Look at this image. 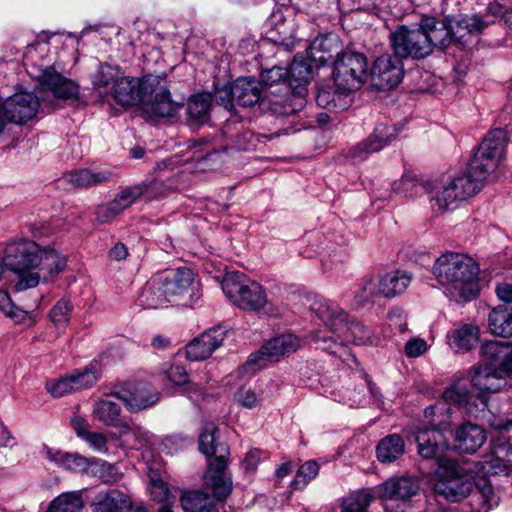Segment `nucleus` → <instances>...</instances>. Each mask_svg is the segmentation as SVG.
I'll return each mask as SVG.
<instances>
[{
  "mask_svg": "<svg viewBox=\"0 0 512 512\" xmlns=\"http://www.w3.org/2000/svg\"><path fill=\"white\" fill-rule=\"evenodd\" d=\"M109 95L122 106L141 103L145 114L159 118H173L182 107L172 100L167 79L160 75L141 79L121 75Z\"/></svg>",
  "mask_w": 512,
  "mask_h": 512,
  "instance_id": "nucleus-1",
  "label": "nucleus"
},
{
  "mask_svg": "<svg viewBox=\"0 0 512 512\" xmlns=\"http://www.w3.org/2000/svg\"><path fill=\"white\" fill-rule=\"evenodd\" d=\"M310 309L332 334L315 333V342L322 350L336 355L347 343H373L372 331L362 323L350 320L336 302L318 297L313 300Z\"/></svg>",
  "mask_w": 512,
  "mask_h": 512,
  "instance_id": "nucleus-2",
  "label": "nucleus"
},
{
  "mask_svg": "<svg viewBox=\"0 0 512 512\" xmlns=\"http://www.w3.org/2000/svg\"><path fill=\"white\" fill-rule=\"evenodd\" d=\"M480 268L467 254L446 252L432 266V274L443 293L455 302H468L479 292Z\"/></svg>",
  "mask_w": 512,
  "mask_h": 512,
  "instance_id": "nucleus-3",
  "label": "nucleus"
},
{
  "mask_svg": "<svg viewBox=\"0 0 512 512\" xmlns=\"http://www.w3.org/2000/svg\"><path fill=\"white\" fill-rule=\"evenodd\" d=\"M217 432L218 429L214 423H206L199 436V450L208 458L216 455L218 451L220 452L218 456L209 461L205 482L212 490L214 498L217 501H223L232 491V480L226 471L228 448L222 445L218 447L215 444Z\"/></svg>",
  "mask_w": 512,
  "mask_h": 512,
  "instance_id": "nucleus-4",
  "label": "nucleus"
},
{
  "mask_svg": "<svg viewBox=\"0 0 512 512\" xmlns=\"http://www.w3.org/2000/svg\"><path fill=\"white\" fill-rule=\"evenodd\" d=\"M287 72L288 86H284L285 93L273 95L269 100V110L274 115H293L306 104V84L312 77L311 65L307 59L296 55Z\"/></svg>",
  "mask_w": 512,
  "mask_h": 512,
  "instance_id": "nucleus-5",
  "label": "nucleus"
},
{
  "mask_svg": "<svg viewBox=\"0 0 512 512\" xmlns=\"http://www.w3.org/2000/svg\"><path fill=\"white\" fill-rule=\"evenodd\" d=\"M444 410L443 404L427 407L424 410V419L429 427L420 428L415 436L418 454L423 459L436 460L438 465L442 460H450L444 456L449 449V443L442 431L448 423L436 417Z\"/></svg>",
  "mask_w": 512,
  "mask_h": 512,
  "instance_id": "nucleus-6",
  "label": "nucleus"
},
{
  "mask_svg": "<svg viewBox=\"0 0 512 512\" xmlns=\"http://www.w3.org/2000/svg\"><path fill=\"white\" fill-rule=\"evenodd\" d=\"M39 246L33 241L23 240L7 246L4 256L5 266L19 276L15 284L17 291L36 287L40 274L36 272Z\"/></svg>",
  "mask_w": 512,
  "mask_h": 512,
  "instance_id": "nucleus-7",
  "label": "nucleus"
},
{
  "mask_svg": "<svg viewBox=\"0 0 512 512\" xmlns=\"http://www.w3.org/2000/svg\"><path fill=\"white\" fill-rule=\"evenodd\" d=\"M332 75L337 92L349 98L350 93L360 89L370 77L367 56L357 51L337 55Z\"/></svg>",
  "mask_w": 512,
  "mask_h": 512,
  "instance_id": "nucleus-8",
  "label": "nucleus"
},
{
  "mask_svg": "<svg viewBox=\"0 0 512 512\" xmlns=\"http://www.w3.org/2000/svg\"><path fill=\"white\" fill-rule=\"evenodd\" d=\"M221 286L226 297L242 310L260 312L268 304L265 289L242 273H227Z\"/></svg>",
  "mask_w": 512,
  "mask_h": 512,
  "instance_id": "nucleus-9",
  "label": "nucleus"
},
{
  "mask_svg": "<svg viewBox=\"0 0 512 512\" xmlns=\"http://www.w3.org/2000/svg\"><path fill=\"white\" fill-rule=\"evenodd\" d=\"M506 143L507 135L503 129L491 130L487 133L471 159L469 171L477 178H480L484 184L505 157Z\"/></svg>",
  "mask_w": 512,
  "mask_h": 512,
  "instance_id": "nucleus-10",
  "label": "nucleus"
},
{
  "mask_svg": "<svg viewBox=\"0 0 512 512\" xmlns=\"http://www.w3.org/2000/svg\"><path fill=\"white\" fill-rule=\"evenodd\" d=\"M483 186L481 179L468 169L467 172L443 183L431 199L432 205H436L440 211L453 210L461 202L477 194Z\"/></svg>",
  "mask_w": 512,
  "mask_h": 512,
  "instance_id": "nucleus-11",
  "label": "nucleus"
},
{
  "mask_svg": "<svg viewBox=\"0 0 512 512\" xmlns=\"http://www.w3.org/2000/svg\"><path fill=\"white\" fill-rule=\"evenodd\" d=\"M434 491L445 499L458 502L471 492V481L462 474L455 460H442L433 475Z\"/></svg>",
  "mask_w": 512,
  "mask_h": 512,
  "instance_id": "nucleus-12",
  "label": "nucleus"
},
{
  "mask_svg": "<svg viewBox=\"0 0 512 512\" xmlns=\"http://www.w3.org/2000/svg\"><path fill=\"white\" fill-rule=\"evenodd\" d=\"M33 77L38 83L43 101L51 105L79 98V85L58 72L54 65L39 69Z\"/></svg>",
  "mask_w": 512,
  "mask_h": 512,
  "instance_id": "nucleus-13",
  "label": "nucleus"
},
{
  "mask_svg": "<svg viewBox=\"0 0 512 512\" xmlns=\"http://www.w3.org/2000/svg\"><path fill=\"white\" fill-rule=\"evenodd\" d=\"M158 275V283L164 286V293L168 295L172 304L182 301L185 305H193L200 299V284L191 269L180 267Z\"/></svg>",
  "mask_w": 512,
  "mask_h": 512,
  "instance_id": "nucleus-14",
  "label": "nucleus"
},
{
  "mask_svg": "<svg viewBox=\"0 0 512 512\" xmlns=\"http://www.w3.org/2000/svg\"><path fill=\"white\" fill-rule=\"evenodd\" d=\"M389 40L394 54L401 59H423L431 54L429 42L420 25L416 28L399 26L390 33Z\"/></svg>",
  "mask_w": 512,
  "mask_h": 512,
  "instance_id": "nucleus-15",
  "label": "nucleus"
},
{
  "mask_svg": "<svg viewBox=\"0 0 512 512\" xmlns=\"http://www.w3.org/2000/svg\"><path fill=\"white\" fill-rule=\"evenodd\" d=\"M39 108L38 98L30 92H18L8 97L0 106V135L6 122L23 124L33 119Z\"/></svg>",
  "mask_w": 512,
  "mask_h": 512,
  "instance_id": "nucleus-16",
  "label": "nucleus"
},
{
  "mask_svg": "<svg viewBox=\"0 0 512 512\" xmlns=\"http://www.w3.org/2000/svg\"><path fill=\"white\" fill-rule=\"evenodd\" d=\"M397 132L398 130L395 126L377 125L367 139L359 142L347 151L346 158L354 163L366 160L371 153L380 151L395 140Z\"/></svg>",
  "mask_w": 512,
  "mask_h": 512,
  "instance_id": "nucleus-17",
  "label": "nucleus"
},
{
  "mask_svg": "<svg viewBox=\"0 0 512 512\" xmlns=\"http://www.w3.org/2000/svg\"><path fill=\"white\" fill-rule=\"evenodd\" d=\"M404 68L402 59L388 53L382 54L375 60L370 76L379 89L388 90L396 87L402 80Z\"/></svg>",
  "mask_w": 512,
  "mask_h": 512,
  "instance_id": "nucleus-18",
  "label": "nucleus"
},
{
  "mask_svg": "<svg viewBox=\"0 0 512 512\" xmlns=\"http://www.w3.org/2000/svg\"><path fill=\"white\" fill-rule=\"evenodd\" d=\"M110 396L121 400L133 413L152 407L160 400L159 392L149 385L117 389Z\"/></svg>",
  "mask_w": 512,
  "mask_h": 512,
  "instance_id": "nucleus-19",
  "label": "nucleus"
},
{
  "mask_svg": "<svg viewBox=\"0 0 512 512\" xmlns=\"http://www.w3.org/2000/svg\"><path fill=\"white\" fill-rule=\"evenodd\" d=\"M226 336L221 326H214L193 339L186 345V356L190 361H201L209 358L218 349Z\"/></svg>",
  "mask_w": 512,
  "mask_h": 512,
  "instance_id": "nucleus-20",
  "label": "nucleus"
},
{
  "mask_svg": "<svg viewBox=\"0 0 512 512\" xmlns=\"http://www.w3.org/2000/svg\"><path fill=\"white\" fill-rule=\"evenodd\" d=\"M420 26L429 42L431 53L434 48L446 49L454 41L455 34L449 19L426 17L421 20Z\"/></svg>",
  "mask_w": 512,
  "mask_h": 512,
  "instance_id": "nucleus-21",
  "label": "nucleus"
},
{
  "mask_svg": "<svg viewBox=\"0 0 512 512\" xmlns=\"http://www.w3.org/2000/svg\"><path fill=\"white\" fill-rule=\"evenodd\" d=\"M507 379L494 361L483 362L474 368L473 386L483 392H498L507 385Z\"/></svg>",
  "mask_w": 512,
  "mask_h": 512,
  "instance_id": "nucleus-22",
  "label": "nucleus"
},
{
  "mask_svg": "<svg viewBox=\"0 0 512 512\" xmlns=\"http://www.w3.org/2000/svg\"><path fill=\"white\" fill-rule=\"evenodd\" d=\"M92 416L95 420L106 426L120 427V437L128 435L131 432L135 437H138V432L132 430L128 423L121 418L120 405L109 398H101L95 402L92 410Z\"/></svg>",
  "mask_w": 512,
  "mask_h": 512,
  "instance_id": "nucleus-23",
  "label": "nucleus"
},
{
  "mask_svg": "<svg viewBox=\"0 0 512 512\" xmlns=\"http://www.w3.org/2000/svg\"><path fill=\"white\" fill-rule=\"evenodd\" d=\"M42 455L51 463L72 473L88 474L92 457H84L78 453L65 452L43 446Z\"/></svg>",
  "mask_w": 512,
  "mask_h": 512,
  "instance_id": "nucleus-24",
  "label": "nucleus"
},
{
  "mask_svg": "<svg viewBox=\"0 0 512 512\" xmlns=\"http://www.w3.org/2000/svg\"><path fill=\"white\" fill-rule=\"evenodd\" d=\"M131 506L129 496L118 489L99 491L90 504L92 512H127Z\"/></svg>",
  "mask_w": 512,
  "mask_h": 512,
  "instance_id": "nucleus-25",
  "label": "nucleus"
},
{
  "mask_svg": "<svg viewBox=\"0 0 512 512\" xmlns=\"http://www.w3.org/2000/svg\"><path fill=\"white\" fill-rule=\"evenodd\" d=\"M486 441L485 430L477 424L466 422L455 432V448L460 453L472 454Z\"/></svg>",
  "mask_w": 512,
  "mask_h": 512,
  "instance_id": "nucleus-26",
  "label": "nucleus"
},
{
  "mask_svg": "<svg viewBox=\"0 0 512 512\" xmlns=\"http://www.w3.org/2000/svg\"><path fill=\"white\" fill-rule=\"evenodd\" d=\"M486 19L478 15H465L458 19L457 27L459 29H466L469 33H480L488 25L493 23L497 18L505 19L507 8L501 0H494L487 6Z\"/></svg>",
  "mask_w": 512,
  "mask_h": 512,
  "instance_id": "nucleus-27",
  "label": "nucleus"
},
{
  "mask_svg": "<svg viewBox=\"0 0 512 512\" xmlns=\"http://www.w3.org/2000/svg\"><path fill=\"white\" fill-rule=\"evenodd\" d=\"M484 360L496 362L507 380L512 379V346L500 341H489L480 348Z\"/></svg>",
  "mask_w": 512,
  "mask_h": 512,
  "instance_id": "nucleus-28",
  "label": "nucleus"
},
{
  "mask_svg": "<svg viewBox=\"0 0 512 512\" xmlns=\"http://www.w3.org/2000/svg\"><path fill=\"white\" fill-rule=\"evenodd\" d=\"M479 398H485V396L472 395L468 388L461 383L453 384L443 392L444 403L442 404L444 405L445 410L442 413H439L438 416L436 417L439 419H444L446 421L447 417L444 415V412H447L449 410L446 407L447 403L456 405L458 407H462L469 414L470 408L480 407Z\"/></svg>",
  "mask_w": 512,
  "mask_h": 512,
  "instance_id": "nucleus-29",
  "label": "nucleus"
},
{
  "mask_svg": "<svg viewBox=\"0 0 512 512\" xmlns=\"http://www.w3.org/2000/svg\"><path fill=\"white\" fill-rule=\"evenodd\" d=\"M419 487L417 478L401 476L388 479L379 489L384 499H408L417 493Z\"/></svg>",
  "mask_w": 512,
  "mask_h": 512,
  "instance_id": "nucleus-30",
  "label": "nucleus"
},
{
  "mask_svg": "<svg viewBox=\"0 0 512 512\" xmlns=\"http://www.w3.org/2000/svg\"><path fill=\"white\" fill-rule=\"evenodd\" d=\"M66 264V257L61 255L55 249H41L39 247L36 272L40 274V278H43V280L48 281L53 276L62 272L65 269Z\"/></svg>",
  "mask_w": 512,
  "mask_h": 512,
  "instance_id": "nucleus-31",
  "label": "nucleus"
},
{
  "mask_svg": "<svg viewBox=\"0 0 512 512\" xmlns=\"http://www.w3.org/2000/svg\"><path fill=\"white\" fill-rule=\"evenodd\" d=\"M339 48L338 38L333 34L320 35L309 45L307 54L317 66H324Z\"/></svg>",
  "mask_w": 512,
  "mask_h": 512,
  "instance_id": "nucleus-32",
  "label": "nucleus"
},
{
  "mask_svg": "<svg viewBox=\"0 0 512 512\" xmlns=\"http://www.w3.org/2000/svg\"><path fill=\"white\" fill-rule=\"evenodd\" d=\"M479 341V329L473 324H463L448 333V344L456 353L473 349Z\"/></svg>",
  "mask_w": 512,
  "mask_h": 512,
  "instance_id": "nucleus-33",
  "label": "nucleus"
},
{
  "mask_svg": "<svg viewBox=\"0 0 512 512\" xmlns=\"http://www.w3.org/2000/svg\"><path fill=\"white\" fill-rule=\"evenodd\" d=\"M480 407L470 408L469 415L480 418L486 422L492 429L510 431L512 430V419L506 418L504 415L493 411V403H489L488 399L479 398Z\"/></svg>",
  "mask_w": 512,
  "mask_h": 512,
  "instance_id": "nucleus-34",
  "label": "nucleus"
},
{
  "mask_svg": "<svg viewBox=\"0 0 512 512\" xmlns=\"http://www.w3.org/2000/svg\"><path fill=\"white\" fill-rule=\"evenodd\" d=\"M234 97L241 106H252L259 102L263 95L260 83L254 78H238L234 83Z\"/></svg>",
  "mask_w": 512,
  "mask_h": 512,
  "instance_id": "nucleus-35",
  "label": "nucleus"
},
{
  "mask_svg": "<svg viewBox=\"0 0 512 512\" xmlns=\"http://www.w3.org/2000/svg\"><path fill=\"white\" fill-rule=\"evenodd\" d=\"M412 274L407 271L396 270L387 273L379 279L381 296L392 298L402 294L410 285Z\"/></svg>",
  "mask_w": 512,
  "mask_h": 512,
  "instance_id": "nucleus-36",
  "label": "nucleus"
},
{
  "mask_svg": "<svg viewBox=\"0 0 512 512\" xmlns=\"http://www.w3.org/2000/svg\"><path fill=\"white\" fill-rule=\"evenodd\" d=\"M213 103V95L202 92L193 95L187 103V116L191 124L199 125L209 119L210 109Z\"/></svg>",
  "mask_w": 512,
  "mask_h": 512,
  "instance_id": "nucleus-37",
  "label": "nucleus"
},
{
  "mask_svg": "<svg viewBox=\"0 0 512 512\" xmlns=\"http://www.w3.org/2000/svg\"><path fill=\"white\" fill-rule=\"evenodd\" d=\"M266 355L272 361H278L280 358L294 353L300 347V340L293 334H283L270 339L263 345Z\"/></svg>",
  "mask_w": 512,
  "mask_h": 512,
  "instance_id": "nucleus-38",
  "label": "nucleus"
},
{
  "mask_svg": "<svg viewBox=\"0 0 512 512\" xmlns=\"http://www.w3.org/2000/svg\"><path fill=\"white\" fill-rule=\"evenodd\" d=\"M112 177L108 170L93 172L88 169L73 170L63 177V180L74 188H87L107 182Z\"/></svg>",
  "mask_w": 512,
  "mask_h": 512,
  "instance_id": "nucleus-39",
  "label": "nucleus"
},
{
  "mask_svg": "<svg viewBox=\"0 0 512 512\" xmlns=\"http://www.w3.org/2000/svg\"><path fill=\"white\" fill-rule=\"evenodd\" d=\"M160 281L159 275L153 277L146 283L139 297L142 306L149 309H157L171 303L168 295L164 293V286Z\"/></svg>",
  "mask_w": 512,
  "mask_h": 512,
  "instance_id": "nucleus-40",
  "label": "nucleus"
},
{
  "mask_svg": "<svg viewBox=\"0 0 512 512\" xmlns=\"http://www.w3.org/2000/svg\"><path fill=\"white\" fill-rule=\"evenodd\" d=\"M490 332L500 337H512V307L498 305L489 313Z\"/></svg>",
  "mask_w": 512,
  "mask_h": 512,
  "instance_id": "nucleus-41",
  "label": "nucleus"
},
{
  "mask_svg": "<svg viewBox=\"0 0 512 512\" xmlns=\"http://www.w3.org/2000/svg\"><path fill=\"white\" fill-rule=\"evenodd\" d=\"M499 443L500 441H493V453L477 463L476 467L481 474L488 476H508L511 474L510 466L506 463L505 456H501L498 452Z\"/></svg>",
  "mask_w": 512,
  "mask_h": 512,
  "instance_id": "nucleus-42",
  "label": "nucleus"
},
{
  "mask_svg": "<svg viewBox=\"0 0 512 512\" xmlns=\"http://www.w3.org/2000/svg\"><path fill=\"white\" fill-rule=\"evenodd\" d=\"M122 73L117 67L109 64H100L93 78V88L99 96H108L112 86L121 77Z\"/></svg>",
  "mask_w": 512,
  "mask_h": 512,
  "instance_id": "nucleus-43",
  "label": "nucleus"
},
{
  "mask_svg": "<svg viewBox=\"0 0 512 512\" xmlns=\"http://www.w3.org/2000/svg\"><path fill=\"white\" fill-rule=\"evenodd\" d=\"M404 453V441L397 434L384 437L377 445V458L382 463H392Z\"/></svg>",
  "mask_w": 512,
  "mask_h": 512,
  "instance_id": "nucleus-44",
  "label": "nucleus"
},
{
  "mask_svg": "<svg viewBox=\"0 0 512 512\" xmlns=\"http://www.w3.org/2000/svg\"><path fill=\"white\" fill-rule=\"evenodd\" d=\"M84 500L81 491L64 492L55 497L46 512H81Z\"/></svg>",
  "mask_w": 512,
  "mask_h": 512,
  "instance_id": "nucleus-45",
  "label": "nucleus"
},
{
  "mask_svg": "<svg viewBox=\"0 0 512 512\" xmlns=\"http://www.w3.org/2000/svg\"><path fill=\"white\" fill-rule=\"evenodd\" d=\"M394 192L405 196H418L422 193H428L432 190V184L429 181L419 179L414 175H404L398 181L392 184Z\"/></svg>",
  "mask_w": 512,
  "mask_h": 512,
  "instance_id": "nucleus-46",
  "label": "nucleus"
},
{
  "mask_svg": "<svg viewBox=\"0 0 512 512\" xmlns=\"http://www.w3.org/2000/svg\"><path fill=\"white\" fill-rule=\"evenodd\" d=\"M287 75V69L279 66H274L261 72L260 80L264 86L270 88L279 86L276 92L271 91L269 94H265L268 104L273 95H283L285 93L284 86H288Z\"/></svg>",
  "mask_w": 512,
  "mask_h": 512,
  "instance_id": "nucleus-47",
  "label": "nucleus"
},
{
  "mask_svg": "<svg viewBox=\"0 0 512 512\" xmlns=\"http://www.w3.org/2000/svg\"><path fill=\"white\" fill-rule=\"evenodd\" d=\"M180 501L185 512H210L214 506V499L201 491H186Z\"/></svg>",
  "mask_w": 512,
  "mask_h": 512,
  "instance_id": "nucleus-48",
  "label": "nucleus"
},
{
  "mask_svg": "<svg viewBox=\"0 0 512 512\" xmlns=\"http://www.w3.org/2000/svg\"><path fill=\"white\" fill-rule=\"evenodd\" d=\"M290 129L285 128L281 131H277L269 136V139L278 137L280 135L289 134ZM268 138L266 135L255 134L253 131L245 130L238 133L234 138V147L238 150L249 151L256 150L261 144L264 143L263 139Z\"/></svg>",
  "mask_w": 512,
  "mask_h": 512,
  "instance_id": "nucleus-49",
  "label": "nucleus"
},
{
  "mask_svg": "<svg viewBox=\"0 0 512 512\" xmlns=\"http://www.w3.org/2000/svg\"><path fill=\"white\" fill-rule=\"evenodd\" d=\"M69 375L75 392L92 387L100 376L95 365L75 370Z\"/></svg>",
  "mask_w": 512,
  "mask_h": 512,
  "instance_id": "nucleus-50",
  "label": "nucleus"
},
{
  "mask_svg": "<svg viewBox=\"0 0 512 512\" xmlns=\"http://www.w3.org/2000/svg\"><path fill=\"white\" fill-rule=\"evenodd\" d=\"M88 475L100 478L104 483L113 484L120 480L117 468L100 458L92 457Z\"/></svg>",
  "mask_w": 512,
  "mask_h": 512,
  "instance_id": "nucleus-51",
  "label": "nucleus"
},
{
  "mask_svg": "<svg viewBox=\"0 0 512 512\" xmlns=\"http://www.w3.org/2000/svg\"><path fill=\"white\" fill-rule=\"evenodd\" d=\"M373 497L366 490H357L346 497L342 501L343 512H363L370 505Z\"/></svg>",
  "mask_w": 512,
  "mask_h": 512,
  "instance_id": "nucleus-52",
  "label": "nucleus"
},
{
  "mask_svg": "<svg viewBox=\"0 0 512 512\" xmlns=\"http://www.w3.org/2000/svg\"><path fill=\"white\" fill-rule=\"evenodd\" d=\"M142 194L143 188L141 186H129L119 192L110 203L120 214L126 208L131 206Z\"/></svg>",
  "mask_w": 512,
  "mask_h": 512,
  "instance_id": "nucleus-53",
  "label": "nucleus"
},
{
  "mask_svg": "<svg viewBox=\"0 0 512 512\" xmlns=\"http://www.w3.org/2000/svg\"><path fill=\"white\" fill-rule=\"evenodd\" d=\"M316 102L318 106L329 110L337 108L345 109L349 105L350 99L347 100V98L337 92V90L331 93L329 90L322 89L316 96Z\"/></svg>",
  "mask_w": 512,
  "mask_h": 512,
  "instance_id": "nucleus-54",
  "label": "nucleus"
},
{
  "mask_svg": "<svg viewBox=\"0 0 512 512\" xmlns=\"http://www.w3.org/2000/svg\"><path fill=\"white\" fill-rule=\"evenodd\" d=\"M0 310L17 323H30L31 315L16 307L7 292L0 290Z\"/></svg>",
  "mask_w": 512,
  "mask_h": 512,
  "instance_id": "nucleus-55",
  "label": "nucleus"
},
{
  "mask_svg": "<svg viewBox=\"0 0 512 512\" xmlns=\"http://www.w3.org/2000/svg\"><path fill=\"white\" fill-rule=\"evenodd\" d=\"M73 305L68 299L62 298L52 307L49 317L56 327H65L71 317Z\"/></svg>",
  "mask_w": 512,
  "mask_h": 512,
  "instance_id": "nucleus-56",
  "label": "nucleus"
},
{
  "mask_svg": "<svg viewBox=\"0 0 512 512\" xmlns=\"http://www.w3.org/2000/svg\"><path fill=\"white\" fill-rule=\"evenodd\" d=\"M269 362L273 361L268 357V355H266V350L262 346L258 351L249 355L245 364H243L239 369V372L252 375L265 368Z\"/></svg>",
  "mask_w": 512,
  "mask_h": 512,
  "instance_id": "nucleus-57",
  "label": "nucleus"
},
{
  "mask_svg": "<svg viewBox=\"0 0 512 512\" xmlns=\"http://www.w3.org/2000/svg\"><path fill=\"white\" fill-rule=\"evenodd\" d=\"M319 465L314 460L305 462L297 471V474L292 482L294 489H302L305 487L313 478L318 475Z\"/></svg>",
  "mask_w": 512,
  "mask_h": 512,
  "instance_id": "nucleus-58",
  "label": "nucleus"
},
{
  "mask_svg": "<svg viewBox=\"0 0 512 512\" xmlns=\"http://www.w3.org/2000/svg\"><path fill=\"white\" fill-rule=\"evenodd\" d=\"M379 280L365 279L355 292V299L359 305L370 301L373 297L381 296Z\"/></svg>",
  "mask_w": 512,
  "mask_h": 512,
  "instance_id": "nucleus-59",
  "label": "nucleus"
},
{
  "mask_svg": "<svg viewBox=\"0 0 512 512\" xmlns=\"http://www.w3.org/2000/svg\"><path fill=\"white\" fill-rule=\"evenodd\" d=\"M174 386H183L189 383V375L182 365L173 364L160 372Z\"/></svg>",
  "mask_w": 512,
  "mask_h": 512,
  "instance_id": "nucleus-60",
  "label": "nucleus"
},
{
  "mask_svg": "<svg viewBox=\"0 0 512 512\" xmlns=\"http://www.w3.org/2000/svg\"><path fill=\"white\" fill-rule=\"evenodd\" d=\"M151 494L155 500L164 504L163 507L159 508L158 512H172L169 508V504L174 497L170 493L165 483L162 481L154 482L152 485Z\"/></svg>",
  "mask_w": 512,
  "mask_h": 512,
  "instance_id": "nucleus-61",
  "label": "nucleus"
},
{
  "mask_svg": "<svg viewBox=\"0 0 512 512\" xmlns=\"http://www.w3.org/2000/svg\"><path fill=\"white\" fill-rule=\"evenodd\" d=\"M46 387L49 393L54 397H62L68 393L75 392L69 374L55 381L47 382Z\"/></svg>",
  "mask_w": 512,
  "mask_h": 512,
  "instance_id": "nucleus-62",
  "label": "nucleus"
},
{
  "mask_svg": "<svg viewBox=\"0 0 512 512\" xmlns=\"http://www.w3.org/2000/svg\"><path fill=\"white\" fill-rule=\"evenodd\" d=\"M82 440L96 453L107 454L109 452L108 438L103 433L90 431Z\"/></svg>",
  "mask_w": 512,
  "mask_h": 512,
  "instance_id": "nucleus-63",
  "label": "nucleus"
},
{
  "mask_svg": "<svg viewBox=\"0 0 512 512\" xmlns=\"http://www.w3.org/2000/svg\"><path fill=\"white\" fill-rule=\"evenodd\" d=\"M234 399L238 404L247 409L257 407L260 402V396L249 387L239 388L234 395Z\"/></svg>",
  "mask_w": 512,
  "mask_h": 512,
  "instance_id": "nucleus-64",
  "label": "nucleus"
}]
</instances>
